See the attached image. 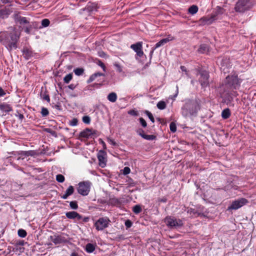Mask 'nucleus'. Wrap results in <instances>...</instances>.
<instances>
[{
    "label": "nucleus",
    "mask_w": 256,
    "mask_h": 256,
    "mask_svg": "<svg viewBox=\"0 0 256 256\" xmlns=\"http://www.w3.org/2000/svg\"><path fill=\"white\" fill-rule=\"evenodd\" d=\"M20 38V34L16 32L8 34L4 33L0 36V41L9 50L17 48V42Z\"/></svg>",
    "instance_id": "f257e3e1"
},
{
    "label": "nucleus",
    "mask_w": 256,
    "mask_h": 256,
    "mask_svg": "<svg viewBox=\"0 0 256 256\" xmlns=\"http://www.w3.org/2000/svg\"><path fill=\"white\" fill-rule=\"evenodd\" d=\"M199 110L198 105L195 102L188 101L182 108V114L184 117L195 115Z\"/></svg>",
    "instance_id": "f03ea898"
},
{
    "label": "nucleus",
    "mask_w": 256,
    "mask_h": 256,
    "mask_svg": "<svg viewBox=\"0 0 256 256\" xmlns=\"http://www.w3.org/2000/svg\"><path fill=\"white\" fill-rule=\"evenodd\" d=\"M242 82V80L239 78L238 75L235 74L226 77V84L230 89L238 90Z\"/></svg>",
    "instance_id": "7ed1b4c3"
},
{
    "label": "nucleus",
    "mask_w": 256,
    "mask_h": 256,
    "mask_svg": "<svg viewBox=\"0 0 256 256\" xmlns=\"http://www.w3.org/2000/svg\"><path fill=\"white\" fill-rule=\"evenodd\" d=\"M254 4L251 0H238L235 5L234 10L236 12L243 13L250 10Z\"/></svg>",
    "instance_id": "20e7f679"
},
{
    "label": "nucleus",
    "mask_w": 256,
    "mask_h": 256,
    "mask_svg": "<svg viewBox=\"0 0 256 256\" xmlns=\"http://www.w3.org/2000/svg\"><path fill=\"white\" fill-rule=\"evenodd\" d=\"M196 75L200 76L198 78V82L200 84L202 88L207 87L209 84V74L208 72L206 70L196 68Z\"/></svg>",
    "instance_id": "39448f33"
},
{
    "label": "nucleus",
    "mask_w": 256,
    "mask_h": 256,
    "mask_svg": "<svg viewBox=\"0 0 256 256\" xmlns=\"http://www.w3.org/2000/svg\"><path fill=\"white\" fill-rule=\"evenodd\" d=\"M164 222L167 226L172 228H178L184 225V222L182 220L176 219L172 216L166 217Z\"/></svg>",
    "instance_id": "423d86ee"
},
{
    "label": "nucleus",
    "mask_w": 256,
    "mask_h": 256,
    "mask_svg": "<svg viewBox=\"0 0 256 256\" xmlns=\"http://www.w3.org/2000/svg\"><path fill=\"white\" fill-rule=\"evenodd\" d=\"M218 12L215 14L212 15L210 16H204L200 18L199 20L200 24L201 25H209L212 24L214 20H216V17L218 14L222 13V8L219 6L217 7Z\"/></svg>",
    "instance_id": "0eeeda50"
},
{
    "label": "nucleus",
    "mask_w": 256,
    "mask_h": 256,
    "mask_svg": "<svg viewBox=\"0 0 256 256\" xmlns=\"http://www.w3.org/2000/svg\"><path fill=\"white\" fill-rule=\"evenodd\" d=\"M110 220L107 217L100 218L94 224L96 229L98 230H102L108 227Z\"/></svg>",
    "instance_id": "6e6552de"
},
{
    "label": "nucleus",
    "mask_w": 256,
    "mask_h": 256,
    "mask_svg": "<svg viewBox=\"0 0 256 256\" xmlns=\"http://www.w3.org/2000/svg\"><path fill=\"white\" fill-rule=\"evenodd\" d=\"M90 184L89 182H83L78 184V192L82 196H87L90 190Z\"/></svg>",
    "instance_id": "1a4fd4ad"
},
{
    "label": "nucleus",
    "mask_w": 256,
    "mask_h": 256,
    "mask_svg": "<svg viewBox=\"0 0 256 256\" xmlns=\"http://www.w3.org/2000/svg\"><path fill=\"white\" fill-rule=\"evenodd\" d=\"M248 202V200L244 198H241L233 201L231 204L228 207V210H236L243 206L245 205Z\"/></svg>",
    "instance_id": "9d476101"
},
{
    "label": "nucleus",
    "mask_w": 256,
    "mask_h": 256,
    "mask_svg": "<svg viewBox=\"0 0 256 256\" xmlns=\"http://www.w3.org/2000/svg\"><path fill=\"white\" fill-rule=\"evenodd\" d=\"M130 48L136 52V59L138 58V57L141 58L144 55L142 42H138L136 44H132L130 46Z\"/></svg>",
    "instance_id": "9b49d317"
},
{
    "label": "nucleus",
    "mask_w": 256,
    "mask_h": 256,
    "mask_svg": "<svg viewBox=\"0 0 256 256\" xmlns=\"http://www.w3.org/2000/svg\"><path fill=\"white\" fill-rule=\"evenodd\" d=\"M98 164L101 168H104L106 166V154L104 150H100L98 154Z\"/></svg>",
    "instance_id": "f8f14e48"
},
{
    "label": "nucleus",
    "mask_w": 256,
    "mask_h": 256,
    "mask_svg": "<svg viewBox=\"0 0 256 256\" xmlns=\"http://www.w3.org/2000/svg\"><path fill=\"white\" fill-rule=\"evenodd\" d=\"M174 38V37H172V36L169 35L167 38H163L162 40H161L160 41H159L158 42H157L154 48H153V50L150 52V55L151 56H152L153 52H154V51L158 48L164 45V44H166L167 42H170V41H172V40H173Z\"/></svg>",
    "instance_id": "ddd939ff"
},
{
    "label": "nucleus",
    "mask_w": 256,
    "mask_h": 256,
    "mask_svg": "<svg viewBox=\"0 0 256 256\" xmlns=\"http://www.w3.org/2000/svg\"><path fill=\"white\" fill-rule=\"evenodd\" d=\"M96 131L92 129L86 128L80 134V136L83 138H89L93 134H96Z\"/></svg>",
    "instance_id": "4468645a"
},
{
    "label": "nucleus",
    "mask_w": 256,
    "mask_h": 256,
    "mask_svg": "<svg viewBox=\"0 0 256 256\" xmlns=\"http://www.w3.org/2000/svg\"><path fill=\"white\" fill-rule=\"evenodd\" d=\"M50 240L55 244H60L66 242L65 238L61 236H50Z\"/></svg>",
    "instance_id": "2eb2a0df"
},
{
    "label": "nucleus",
    "mask_w": 256,
    "mask_h": 256,
    "mask_svg": "<svg viewBox=\"0 0 256 256\" xmlns=\"http://www.w3.org/2000/svg\"><path fill=\"white\" fill-rule=\"evenodd\" d=\"M66 218L69 219L73 220L76 218L78 220H80L82 218V216L74 211L66 212Z\"/></svg>",
    "instance_id": "dca6fc26"
},
{
    "label": "nucleus",
    "mask_w": 256,
    "mask_h": 256,
    "mask_svg": "<svg viewBox=\"0 0 256 256\" xmlns=\"http://www.w3.org/2000/svg\"><path fill=\"white\" fill-rule=\"evenodd\" d=\"M0 110L3 112H8L12 111V109L9 104L0 102Z\"/></svg>",
    "instance_id": "f3484780"
},
{
    "label": "nucleus",
    "mask_w": 256,
    "mask_h": 256,
    "mask_svg": "<svg viewBox=\"0 0 256 256\" xmlns=\"http://www.w3.org/2000/svg\"><path fill=\"white\" fill-rule=\"evenodd\" d=\"M74 192V188L72 186H70L66 190L65 194L61 196V198L66 200L68 196H71Z\"/></svg>",
    "instance_id": "a211bd4d"
},
{
    "label": "nucleus",
    "mask_w": 256,
    "mask_h": 256,
    "mask_svg": "<svg viewBox=\"0 0 256 256\" xmlns=\"http://www.w3.org/2000/svg\"><path fill=\"white\" fill-rule=\"evenodd\" d=\"M104 76V74L102 73L96 72V73L94 74H92V76H90V78L88 80L87 82L88 84L92 82H93L94 80L96 78H98V76Z\"/></svg>",
    "instance_id": "6ab92c4d"
},
{
    "label": "nucleus",
    "mask_w": 256,
    "mask_h": 256,
    "mask_svg": "<svg viewBox=\"0 0 256 256\" xmlns=\"http://www.w3.org/2000/svg\"><path fill=\"white\" fill-rule=\"evenodd\" d=\"M107 98L110 102H114L118 98V96L116 92H112L108 95Z\"/></svg>",
    "instance_id": "aec40b11"
},
{
    "label": "nucleus",
    "mask_w": 256,
    "mask_h": 256,
    "mask_svg": "<svg viewBox=\"0 0 256 256\" xmlns=\"http://www.w3.org/2000/svg\"><path fill=\"white\" fill-rule=\"evenodd\" d=\"M22 53L24 57L27 60L32 56V52L28 48H24L22 50Z\"/></svg>",
    "instance_id": "412c9836"
},
{
    "label": "nucleus",
    "mask_w": 256,
    "mask_h": 256,
    "mask_svg": "<svg viewBox=\"0 0 256 256\" xmlns=\"http://www.w3.org/2000/svg\"><path fill=\"white\" fill-rule=\"evenodd\" d=\"M96 248L94 244L88 243L86 244L85 250L88 253H92L95 250Z\"/></svg>",
    "instance_id": "4be33fe9"
},
{
    "label": "nucleus",
    "mask_w": 256,
    "mask_h": 256,
    "mask_svg": "<svg viewBox=\"0 0 256 256\" xmlns=\"http://www.w3.org/2000/svg\"><path fill=\"white\" fill-rule=\"evenodd\" d=\"M10 14V11L7 8H4L0 10V17L4 18H6Z\"/></svg>",
    "instance_id": "5701e85b"
},
{
    "label": "nucleus",
    "mask_w": 256,
    "mask_h": 256,
    "mask_svg": "<svg viewBox=\"0 0 256 256\" xmlns=\"http://www.w3.org/2000/svg\"><path fill=\"white\" fill-rule=\"evenodd\" d=\"M230 116V112L229 108H226L222 111V116L224 119L228 118Z\"/></svg>",
    "instance_id": "b1692460"
},
{
    "label": "nucleus",
    "mask_w": 256,
    "mask_h": 256,
    "mask_svg": "<svg viewBox=\"0 0 256 256\" xmlns=\"http://www.w3.org/2000/svg\"><path fill=\"white\" fill-rule=\"evenodd\" d=\"M198 7L196 6L192 5L189 8L188 12L191 14L194 15L198 12Z\"/></svg>",
    "instance_id": "393cba45"
},
{
    "label": "nucleus",
    "mask_w": 256,
    "mask_h": 256,
    "mask_svg": "<svg viewBox=\"0 0 256 256\" xmlns=\"http://www.w3.org/2000/svg\"><path fill=\"white\" fill-rule=\"evenodd\" d=\"M208 48L206 44H201L198 50V52L200 53L204 54L208 51Z\"/></svg>",
    "instance_id": "a878e982"
},
{
    "label": "nucleus",
    "mask_w": 256,
    "mask_h": 256,
    "mask_svg": "<svg viewBox=\"0 0 256 256\" xmlns=\"http://www.w3.org/2000/svg\"><path fill=\"white\" fill-rule=\"evenodd\" d=\"M166 106V102L162 100L158 102L156 104L157 108L160 110L165 109Z\"/></svg>",
    "instance_id": "bb28decb"
},
{
    "label": "nucleus",
    "mask_w": 256,
    "mask_h": 256,
    "mask_svg": "<svg viewBox=\"0 0 256 256\" xmlns=\"http://www.w3.org/2000/svg\"><path fill=\"white\" fill-rule=\"evenodd\" d=\"M236 90L232 89V90L230 92L228 98L230 100H232L234 98L238 96V93Z\"/></svg>",
    "instance_id": "cd10ccee"
},
{
    "label": "nucleus",
    "mask_w": 256,
    "mask_h": 256,
    "mask_svg": "<svg viewBox=\"0 0 256 256\" xmlns=\"http://www.w3.org/2000/svg\"><path fill=\"white\" fill-rule=\"evenodd\" d=\"M110 202L112 205L118 206L120 204V200L117 198H112L110 199Z\"/></svg>",
    "instance_id": "c85d7f7f"
},
{
    "label": "nucleus",
    "mask_w": 256,
    "mask_h": 256,
    "mask_svg": "<svg viewBox=\"0 0 256 256\" xmlns=\"http://www.w3.org/2000/svg\"><path fill=\"white\" fill-rule=\"evenodd\" d=\"M18 21L20 23V24L21 25H24V24H28L29 23V22H28V20H26V18H25V17L20 16L18 19Z\"/></svg>",
    "instance_id": "c756f323"
},
{
    "label": "nucleus",
    "mask_w": 256,
    "mask_h": 256,
    "mask_svg": "<svg viewBox=\"0 0 256 256\" xmlns=\"http://www.w3.org/2000/svg\"><path fill=\"white\" fill-rule=\"evenodd\" d=\"M23 154L25 156H34L36 154V152L34 150H28L23 152Z\"/></svg>",
    "instance_id": "7c9ffc66"
},
{
    "label": "nucleus",
    "mask_w": 256,
    "mask_h": 256,
    "mask_svg": "<svg viewBox=\"0 0 256 256\" xmlns=\"http://www.w3.org/2000/svg\"><path fill=\"white\" fill-rule=\"evenodd\" d=\"M142 138L148 140H152L156 139V136L154 135H148L144 134V136H142Z\"/></svg>",
    "instance_id": "2f4dec72"
},
{
    "label": "nucleus",
    "mask_w": 256,
    "mask_h": 256,
    "mask_svg": "<svg viewBox=\"0 0 256 256\" xmlns=\"http://www.w3.org/2000/svg\"><path fill=\"white\" fill-rule=\"evenodd\" d=\"M74 72L76 75L80 76L83 74L84 70L82 68H76L74 70Z\"/></svg>",
    "instance_id": "473e14b6"
},
{
    "label": "nucleus",
    "mask_w": 256,
    "mask_h": 256,
    "mask_svg": "<svg viewBox=\"0 0 256 256\" xmlns=\"http://www.w3.org/2000/svg\"><path fill=\"white\" fill-rule=\"evenodd\" d=\"M72 74H69L66 75L64 77V82H66V84H68L72 80Z\"/></svg>",
    "instance_id": "72a5a7b5"
},
{
    "label": "nucleus",
    "mask_w": 256,
    "mask_h": 256,
    "mask_svg": "<svg viewBox=\"0 0 256 256\" xmlns=\"http://www.w3.org/2000/svg\"><path fill=\"white\" fill-rule=\"evenodd\" d=\"M18 235L20 238H24L26 236V232L25 230L22 229H20L18 230Z\"/></svg>",
    "instance_id": "f704fd0d"
},
{
    "label": "nucleus",
    "mask_w": 256,
    "mask_h": 256,
    "mask_svg": "<svg viewBox=\"0 0 256 256\" xmlns=\"http://www.w3.org/2000/svg\"><path fill=\"white\" fill-rule=\"evenodd\" d=\"M64 180V177L62 174H58L56 176V180L59 182H63Z\"/></svg>",
    "instance_id": "c9c22d12"
},
{
    "label": "nucleus",
    "mask_w": 256,
    "mask_h": 256,
    "mask_svg": "<svg viewBox=\"0 0 256 256\" xmlns=\"http://www.w3.org/2000/svg\"><path fill=\"white\" fill-rule=\"evenodd\" d=\"M70 206L72 209L76 210L78 208V205L76 201H72L70 202Z\"/></svg>",
    "instance_id": "e433bc0d"
},
{
    "label": "nucleus",
    "mask_w": 256,
    "mask_h": 256,
    "mask_svg": "<svg viewBox=\"0 0 256 256\" xmlns=\"http://www.w3.org/2000/svg\"><path fill=\"white\" fill-rule=\"evenodd\" d=\"M142 211L141 207L139 205H136L133 208V212L136 214H139Z\"/></svg>",
    "instance_id": "4c0bfd02"
},
{
    "label": "nucleus",
    "mask_w": 256,
    "mask_h": 256,
    "mask_svg": "<svg viewBox=\"0 0 256 256\" xmlns=\"http://www.w3.org/2000/svg\"><path fill=\"white\" fill-rule=\"evenodd\" d=\"M170 131L172 132H174L176 130V125L174 122H172L170 124Z\"/></svg>",
    "instance_id": "58836bf2"
},
{
    "label": "nucleus",
    "mask_w": 256,
    "mask_h": 256,
    "mask_svg": "<svg viewBox=\"0 0 256 256\" xmlns=\"http://www.w3.org/2000/svg\"><path fill=\"white\" fill-rule=\"evenodd\" d=\"M48 110L46 108H42V111H41V114L43 116H46L48 114Z\"/></svg>",
    "instance_id": "ea45409f"
},
{
    "label": "nucleus",
    "mask_w": 256,
    "mask_h": 256,
    "mask_svg": "<svg viewBox=\"0 0 256 256\" xmlns=\"http://www.w3.org/2000/svg\"><path fill=\"white\" fill-rule=\"evenodd\" d=\"M50 20L48 19L45 18L42 20V24L44 27H46L50 24Z\"/></svg>",
    "instance_id": "a19ab883"
},
{
    "label": "nucleus",
    "mask_w": 256,
    "mask_h": 256,
    "mask_svg": "<svg viewBox=\"0 0 256 256\" xmlns=\"http://www.w3.org/2000/svg\"><path fill=\"white\" fill-rule=\"evenodd\" d=\"M146 115L148 116V118H150V121L152 122H154V118L152 114L146 110Z\"/></svg>",
    "instance_id": "79ce46f5"
},
{
    "label": "nucleus",
    "mask_w": 256,
    "mask_h": 256,
    "mask_svg": "<svg viewBox=\"0 0 256 256\" xmlns=\"http://www.w3.org/2000/svg\"><path fill=\"white\" fill-rule=\"evenodd\" d=\"M82 121L84 123L88 124L90 123V118L88 116H84L82 118Z\"/></svg>",
    "instance_id": "37998d69"
},
{
    "label": "nucleus",
    "mask_w": 256,
    "mask_h": 256,
    "mask_svg": "<svg viewBox=\"0 0 256 256\" xmlns=\"http://www.w3.org/2000/svg\"><path fill=\"white\" fill-rule=\"evenodd\" d=\"M125 226L126 228H130L132 226V222L130 220H128L125 222Z\"/></svg>",
    "instance_id": "c03bdc74"
},
{
    "label": "nucleus",
    "mask_w": 256,
    "mask_h": 256,
    "mask_svg": "<svg viewBox=\"0 0 256 256\" xmlns=\"http://www.w3.org/2000/svg\"><path fill=\"white\" fill-rule=\"evenodd\" d=\"M140 124H142V126L144 128H146V126H147L146 122V120L142 118H140Z\"/></svg>",
    "instance_id": "a18cd8bd"
},
{
    "label": "nucleus",
    "mask_w": 256,
    "mask_h": 256,
    "mask_svg": "<svg viewBox=\"0 0 256 256\" xmlns=\"http://www.w3.org/2000/svg\"><path fill=\"white\" fill-rule=\"evenodd\" d=\"M114 66L116 68V70L118 72H120L122 71V66L118 64H114Z\"/></svg>",
    "instance_id": "49530a36"
},
{
    "label": "nucleus",
    "mask_w": 256,
    "mask_h": 256,
    "mask_svg": "<svg viewBox=\"0 0 256 256\" xmlns=\"http://www.w3.org/2000/svg\"><path fill=\"white\" fill-rule=\"evenodd\" d=\"M78 124V120L76 118H74L70 122L71 126H76Z\"/></svg>",
    "instance_id": "de8ad7c7"
},
{
    "label": "nucleus",
    "mask_w": 256,
    "mask_h": 256,
    "mask_svg": "<svg viewBox=\"0 0 256 256\" xmlns=\"http://www.w3.org/2000/svg\"><path fill=\"white\" fill-rule=\"evenodd\" d=\"M180 70L182 71V72H185L186 73V74L187 76H188V78H191V77L190 76V75L188 74L187 70H186V68L184 66H180Z\"/></svg>",
    "instance_id": "09e8293b"
},
{
    "label": "nucleus",
    "mask_w": 256,
    "mask_h": 256,
    "mask_svg": "<svg viewBox=\"0 0 256 256\" xmlns=\"http://www.w3.org/2000/svg\"><path fill=\"white\" fill-rule=\"evenodd\" d=\"M130 168L128 167H124L123 170V173L124 174H130Z\"/></svg>",
    "instance_id": "8fccbe9b"
},
{
    "label": "nucleus",
    "mask_w": 256,
    "mask_h": 256,
    "mask_svg": "<svg viewBox=\"0 0 256 256\" xmlns=\"http://www.w3.org/2000/svg\"><path fill=\"white\" fill-rule=\"evenodd\" d=\"M128 114L132 116H136L138 115V112L135 110H130L128 112Z\"/></svg>",
    "instance_id": "3c124183"
},
{
    "label": "nucleus",
    "mask_w": 256,
    "mask_h": 256,
    "mask_svg": "<svg viewBox=\"0 0 256 256\" xmlns=\"http://www.w3.org/2000/svg\"><path fill=\"white\" fill-rule=\"evenodd\" d=\"M136 133L140 136L142 137V136H144L145 134L144 133V131L142 128H139L136 130Z\"/></svg>",
    "instance_id": "603ef678"
},
{
    "label": "nucleus",
    "mask_w": 256,
    "mask_h": 256,
    "mask_svg": "<svg viewBox=\"0 0 256 256\" xmlns=\"http://www.w3.org/2000/svg\"><path fill=\"white\" fill-rule=\"evenodd\" d=\"M108 142L109 144H112V146H115L116 145V143L114 141V140H113L110 138H108Z\"/></svg>",
    "instance_id": "864d4df0"
},
{
    "label": "nucleus",
    "mask_w": 256,
    "mask_h": 256,
    "mask_svg": "<svg viewBox=\"0 0 256 256\" xmlns=\"http://www.w3.org/2000/svg\"><path fill=\"white\" fill-rule=\"evenodd\" d=\"M158 202H164L165 203L167 202V198L166 197H163L162 198H160L158 200Z\"/></svg>",
    "instance_id": "5fc2aeb1"
},
{
    "label": "nucleus",
    "mask_w": 256,
    "mask_h": 256,
    "mask_svg": "<svg viewBox=\"0 0 256 256\" xmlns=\"http://www.w3.org/2000/svg\"><path fill=\"white\" fill-rule=\"evenodd\" d=\"M42 98L44 100H46L48 102H50V97H49L48 95L46 94H44Z\"/></svg>",
    "instance_id": "6e6d98bb"
},
{
    "label": "nucleus",
    "mask_w": 256,
    "mask_h": 256,
    "mask_svg": "<svg viewBox=\"0 0 256 256\" xmlns=\"http://www.w3.org/2000/svg\"><path fill=\"white\" fill-rule=\"evenodd\" d=\"M5 94V92L1 87H0V97L4 96Z\"/></svg>",
    "instance_id": "4d7b16f0"
},
{
    "label": "nucleus",
    "mask_w": 256,
    "mask_h": 256,
    "mask_svg": "<svg viewBox=\"0 0 256 256\" xmlns=\"http://www.w3.org/2000/svg\"><path fill=\"white\" fill-rule=\"evenodd\" d=\"M76 87V85L75 84H70L69 86H68V88L70 89V90H74Z\"/></svg>",
    "instance_id": "13d9d810"
},
{
    "label": "nucleus",
    "mask_w": 256,
    "mask_h": 256,
    "mask_svg": "<svg viewBox=\"0 0 256 256\" xmlns=\"http://www.w3.org/2000/svg\"><path fill=\"white\" fill-rule=\"evenodd\" d=\"M99 66L103 69L104 71H106V66L103 62H100Z\"/></svg>",
    "instance_id": "bf43d9fd"
},
{
    "label": "nucleus",
    "mask_w": 256,
    "mask_h": 256,
    "mask_svg": "<svg viewBox=\"0 0 256 256\" xmlns=\"http://www.w3.org/2000/svg\"><path fill=\"white\" fill-rule=\"evenodd\" d=\"M24 32H26L27 34H28L30 33V28L27 26H26L25 28H24Z\"/></svg>",
    "instance_id": "052dcab7"
},
{
    "label": "nucleus",
    "mask_w": 256,
    "mask_h": 256,
    "mask_svg": "<svg viewBox=\"0 0 256 256\" xmlns=\"http://www.w3.org/2000/svg\"><path fill=\"white\" fill-rule=\"evenodd\" d=\"M0 2L4 4H8L10 2V0H0Z\"/></svg>",
    "instance_id": "680f3d73"
},
{
    "label": "nucleus",
    "mask_w": 256,
    "mask_h": 256,
    "mask_svg": "<svg viewBox=\"0 0 256 256\" xmlns=\"http://www.w3.org/2000/svg\"><path fill=\"white\" fill-rule=\"evenodd\" d=\"M17 116L20 120H22L24 118L23 114H19Z\"/></svg>",
    "instance_id": "e2e57ef3"
},
{
    "label": "nucleus",
    "mask_w": 256,
    "mask_h": 256,
    "mask_svg": "<svg viewBox=\"0 0 256 256\" xmlns=\"http://www.w3.org/2000/svg\"><path fill=\"white\" fill-rule=\"evenodd\" d=\"M178 86H176V93L174 96V98H176L178 94Z\"/></svg>",
    "instance_id": "0e129e2a"
},
{
    "label": "nucleus",
    "mask_w": 256,
    "mask_h": 256,
    "mask_svg": "<svg viewBox=\"0 0 256 256\" xmlns=\"http://www.w3.org/2000/svg\"><path fill=\"white\" fill-rule=\"evenodd\" d=\"M101 142L104 148L106 149V144L104 143V142L101 140Z\"/></svg>",
    "instance_id": "69168bd1"
},
{
    "label": "nucleus",
    "mask_w": 256,
    "mask_h": 256,
    "mask_svg": "<svg viewBox=\"0 0 256 256\" xmlns=\"http://www.w3.org/2000/svg\"><path fill=\"white\" fill-rule=\"evenodd\" d=\"M70 256H78V254L76 252H74L70 254Z\"/></svg>",
    "instance_id": "338daca9"
},
{
    "label": "nucleus",
    "mask_w": 256,
    "mask_h": 256,
    "mask_svg": "<svg viewBox=\"0 0 256 256\" xmlns=\"http://www.w3.org/2000/svg\"><path fill=\"white\" fill-rule=\"evenodd\" d=\"M88 218H84V222H88Z\"/></svg>",
    "instance_id": "774afa93"
}]
</instances>
